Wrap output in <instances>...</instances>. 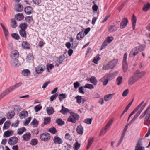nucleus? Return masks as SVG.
I'll use <instances>...</instances> for the list:
<instances>
[{"label":"nucleus","instance_id":"nucleus-1","mask_svg":"<svg viewBox=\"0 0 150 150\" xmlns=\"http://www.w3.org/2000/svg\"><path fill=\"white\" fill-rule=\"evenodd\" d=\"M146 74V72L144 71H140L139 70H137L134 75L129 80V83L131 85H132L139 79L142 78Z\"/></svg>","mask_w":150,"mask_h":150},{"label":"nucleus","instance_id":"nucleus-2","mask_svg":"<svg viewBox=\"0 0 150 150\" xmlns=\"http://www.w3.org/2000/svg\"><path fill=\"white\" fill-rule=\"evenodd\" d=\"M22 84V83L20 82L19 83H16L14 85L11 86L9 88L6 89L4 92L2 93L0 95V99L3 98L14 90L21 86Z\"/></svg>","mask_w":150,"mask_h":150},{"label":"nucleus","instance_id":"nucleus-3","mask_svg":"<svg viewBox=\"0 0 150 150\" xmlns=\"http://www.w3.org/2000/svg\"><path fill=\"white\" fill-rule=\"evenodd\" d=\"M144 48L145 47L142 45L135 47L132 49L130 52L129 54V57H131L133 56H136L139 52L143 51L144 50Z\"/></svg>","mask_w":150,"mask_h":150},{"label":"nucleus","instance_id":"nucleus-4","mask_svg":"<svg viewBox=\"0 0 150 150\" xmlns=\"http://www.w3.org/2000/svg\"><path fill=\"white\" fill-rule=\"evenodd\" d=\"M127 55V53H125L124 55L123 59L122 68L125 73L126 72L128 69L127 64L126 60Z\"/></svg>","mask_w":150,"mask_h":150},{"label":"nucleus","instance_id":"nucleus-5","mask_svg":"<svg viewBox=\"0 0 150 150\" xmlns=\"http://www.w3.org/2000/svg\"><path fill=\"white\" fill-rule=\"evenodd\" d=\"M40 137L42 140L44 141H47L50 138V134L46 132L43 133L41 134Z\"/></svg>","mask_w":150,"mask_h":150},{"label":"nucleus","instance_id":"nucleus-6","mask_svg":"<svg viewBox=\"0 0 150 150\" xmlns=\"http://www.w3.org/2000/svg\"><path fill=\"white\" fill-rule=\"evenodd\" d=\"M112 121L110 120L107 124L104 129H101L100 132L99 134L100 136L103 135L106 132L107 129L111 125L112 123Z\"/></svg>","mask_w":150,"mask_h":150},{"label":"nucleus","instance_id":"nucleus-7","mask_svg":"<svg viewBox=\"0 0 150 150\" xmlns=\"http://www.w3.org/2000/svg\"><path fill=\"white\" fill-rule=\"evenodd\" d=\"M112 74H111L108 75L107 76H105L100 79V81L103 82V84L104 86L106 85L108 82V79H110V77H112Z\"/></svg>","mask_w":150,"mask_h":150},{"label":"nucleus","instance_id":"nucleus-8","mask_svg":"<svg viewBox=\"0 0 150 150\" xmlns=\"http://www.w3.org/2000/svg\"><path fill=\"white\" fill-rule=\"evenodd\" d=\"M18 140V138L16 137H10L8 140V143L11 145H13L16 144Z\"/></svg>","mask_w":150,"mask_h":150},{"label":"nucleus","instance_id":"nucleus-9","mask_svg":"<svg viewBox=\"0 0 150 150\" xmlns=\"http://www.w3.org/2000/svg\"><path fill=\"white\" fill-rule=\"evenodd\" d=\"M144 103V101L142 102L141 103L132 111L128 117L127 120V121H129L131 116L134 114L139 109Z\"/></svg>","mask_w":150,"mask_h":150},{"label":"nucleus","instance_id":"nucleus-10","mask_svg":"<svg viewBox=\"0 0 150 150\" xmlns=\"http://www.w3.org/2000/svg\"><path fill=\"white\" fill-rule=\"evenodd\" d=\"M54 143L55 144H60L63 143V141L62 139L59 137L54 136L53 139Z\"/></svg>","mask_w":150,"mask_h":150},{"label":"nucleus","instance_id":"nucleus-11","mask_svg":"<svg viewBox=\"0 0 150 150\" xmlns=\"http://www.w3.org/2000/svg\"><path fill=\"white\" fill-rule=\"evenodd\" d=\"M128 22V21L127 18H123L120 23V26L121 29L124 28L126 26Z\"/></svg>","mask_w":150,"mask_h":150},{"label":"nucleus","instance_id":"nucleus-12","mask_svg":"<svg viewBox=\"0 0 150 150\" xmlns=\"http://www.w3.org/2000/svg\"><path fill=\"white\" fill-rule=\"evenodd\" d=\"M23 9V6L21 4H16L15 6V10L17 12H21L22 11Z\"/></svg>","mask_w":150,"mask_h":150},{"label":"nucleus","instance_id":"nucleus-13","mask_svg":"<svg viewBox=\"0 0 150 150\" xmlns=\"http://www.w3.org/2000/svg\"><path fill=\"white\" fill-rule=\"evenodd\" d=\"M18 52L16 50H14L11 52V57L13 59H16L19 56Z\"/></svg>","mask_w":150,"mask_h":150},{"label":"nucleus","instance_id":"nucleus-14","mask_svg":"<svg viewBox=\"0 0 150 150\" xmlns=\"http://www.w3.org/2000/svg\"><path fill=\"white\" fill-rule=\"evenodd\" d=\"M146 122L150 123V111L149 110H148L145 115L144 119V125H146Z\"/></svg>","mask_w":150,"mask_h":150},{"label":"nucleus","instance_id":"nucleus-15","mask_svg":"<svg viewBox=\"0 0 150 150\" xmlns=\"http://www.w3.org/2000/svg\"><path fill=\"white\" fill-rule=\"evenodd\" d=\"M44 67L42 65L37 66L35 69L36 72L38 74L42 73L44 71Z\"/></svg>","mask_w":150,"mask_h":150},{"label":"nucleus","instance_id":"nucleus-16","mask_svg":"<svg viewBox=\"0 0 150 150\" xmlns=\"http://www.w3.org/2000/svg\"><path fill=\"white\" fill-rule=\"evenodd\" d=\"M112 68V61L109 62L107 65H103V69L105 70L109 69Z\"/></svg>","mask_w":150,"mask_h":150},{"label":"nucleus","instance_id":"nucleus-17","mask_svg":"<svg viewBox=\"0 0 150 150\" xmlns=\"http://www.w3.org/2000/svg\"><path fill=\"white\" fill-rule=\"evenodd\" d=\"M28 113L26 111H21L19 116L21 119H22L28 116Z\"/></svg>","mask_w":150,"mask_h":150},{"label":"nucleus","instance_id":"nucleus-18","mask_svg":"<svg viewBox=\"0 0 150 150\" xmlns=\"http://www.w3.org/2000/svg\"><path fill=\"white\" fill-rule=\"evenodd\" d=\"M135 150H145V149L144 147H142V143L139 142L137 144Z\"/></svg>","mask_w":150,"mask_h":150},{"label":"nucleus","instance_id":"nucleus-19","mask_svg":"<svg viewBox=\"0 0 150 150\" xmlns=\"http://www.w3.org/2000/svg\"><path fill=\"white\" fill-rule=\"evenodd\" d=\"M27 61L29 62H30L34 60V57L33 54L30 53L28 54L26 56Z\"/></svg>","mask_w":150,"mask_h":150},{"label":"nucleus","instance_id":"nucleus-20","mask_svg":"<svg viewBox=\"0 0 150 150\" xmlns=\"http://www.w3.org/2000/svg\"><path fill=\"white\" fill-rule=\"evenodd\" d=\"M77 133L79 134L82 135L83 132V129L81 125H79L76 128Z\"/></svg>","mask_w":150,"mask_h":150},{"label":"nucleus","instance_id":"nucleus-21","mask_svg":"<svg viewBox=\"0 0 150 150\" xmlns=\"http://www.w3.org/2000/svg\"><path fill=\"white\" fill-rule=\"evenodd\" d=\"M32 8L29 6L26 7L24 9L25 13L28 15H30L32 13Z\"/></svg>","mask_w":150,"mask_h":150},{"label":"nucleus","instance_id":"nucleus-22","mask_svg":"<svg viewBox=\"0 0 150 150\" xmlns=\"http://www.w3.org/2000/svg\"><path fill=\"white\" fill-rule=\"evenodd\" d=\"M31 134L29 133H27L23 136V139L26 141H28L30 138Z\"/></svg>","mask_w":150,"mask_h":150},{"label":"nucleus","instance_id":"nucleus-23","mask_svg":"<svg viewBox=\"0 0 150 150\" xmlns=\"http://www.w3.org/2000/svg\"><path fill=\"white\" fill-rule=\"evenodd\" d=\"M46 111L47 114L49 115L53 114L54 112V110L52 107L47 108Z\"/></svg>","mask_w":150,"mask_h":150},{"label":"nucleus","instance_id":"nucleus-24","mask_svg":"<svg viewBox=\"0 0 150 150\" xmlns=\"http://www.w3.org/2000/svg\"><path fill=\"white\" fill-rule=\"evenodd\" d=\"M15 18L17 20L20 21L23 19L24 16L22 14L19 13L15 15Z\"/></svg>","mask_w":150,"mask_h":150},{"label":"nucleus","instance_id":"nucleus-25","mask_svg":"<svg viewBox=\"0 0 150 150\" xmlns=\"http://www.w3.org/2000/svg\"><path fill=\"white\" fill-rule=\"evenodd\" d=\"M15 114V112L13 111H10L6 115L7 118L8 119H11L14 116Z\"/></svg>","mask_w":150,"mask_h":150},{"label":"nucleus","instance_id":"nucleus-26","mask_svg":"<svg viewBox=\"0 0 150 150\" xmlns=\"http://www.w3.org/2000/svg\"><path fill=\"white\" fill-rule=\"evenodd\" d=\"M132 28L134 30L135 29L136 24L137 22V18L134 15H133L132 18Z\"/></svg>","mask_w":150,"mask_h":150},{"label":"nucleus","instance_id":"nucleus-27","mask_svg":"<svg viewBox=\"0 0 150 150\" xmlns=\"http://www.w3.org/2000/svg\"><path fill=\"white\" fill-rule=\"evenodd\" d=\"M22 47L25 49H30V45L26 41H23L22 44Z\"/></svg>","mask_w":150,"mask_h":150},{"label":"nucleus","instance_id":"nucleus-28","mask_svg":"<svg viewBox=\"0 0 150 150\" xmlns=\"http://www.w3.org/2000/svg\"><path fill=\"white\" fill-rule=\"evenodd\" d=\"M142 9L143 11L145 12H146L148 10L150 9V3H148L145 4L143 8Z\"/></svg>","mask_w":150,"mask_h":150},{"label":"nucleus","instance_id":"nucleus-29","mask_svg":"<svg viewBox=\"0 0 150 150\" xmlns=\"http://www.w3.org/2000/svg\"><path fill=\"white\" fill-rule=\"evenodd\" d=\"M28 27L27 24L26 23H21L19 25V27L20 29L25 30Z\"/></svg>","mask_w":150,"mask_h":150},{"label":"nucleus","instance_id":"nucleus-30","mask_svg":"<svg viewBox=\"0 0 150 150\" xmlns=\"http://www.w3.org/2000/svg\"><path fill=\"white\" fill-rule=\"evenodd\" d=\"M30 74V72L28 69H24L22 72V74L24 76H27Z\"/></svg>","mask_w":150,"mask_h":150},{"label":"nucleus","instance_id":"nucleus-31","mask_svg":"<svg viewBox=\"0 0 150 150\" xmlns=\"http://www.w3.org/2000/svg\"><path fill=\"white\" fill-rule=\"evenodd\" d=\"M69 111L68 109L65 108L63 105H62V109L60 110V112L63 114H65L68 112Z\"/></svg>","mask_w":150,"mask_h":150},{"label":"nucleus","instance_id":"nucleus-32","mask_svg":"<svg viewBox=\"0 0 150 150\" xmlns=\"http://www.w3.org/2000/svg\"><path fill=\"white\" fill-rule=\"evenodd\" d=\"M141 113V112L140 111H138L137 112V113L134 115L133 118L130 122V124H132L135 120L137 118L139 115Z\"/></svg>","mask_w":150,"mask_h":150},{"label":"nucleus","instance_id":"nucleus-33","mask_svg":"<svg viewBox=\"0 0 150 150\" xmlns=\"http://www.w3.org/2000/svg\"><path fill=\"white\" fill-rule=\"evenodd\" d=\"M19 33L22 37L26 38V33L25 30L20 29L19 31Z\"/></svg>","mask_w":150,"mask_h":150},{"label":"nucleus","instance_id":"nucleus-34","mask_svg":"<svg viewBox=\"0 0 150 150\" xmlns=\"http://www.w3.org/2000/svg\"><path fill=\"white\" fill-rule=\"evenodd\" d=\"M11 25L13 28H16L17 26V22L14 19H11Z\"/></svg>","mask_w":150,"mask_h":150},{"label":"nucleus","instance_id":"nucleus-35","mask_svg":"<svg viewBox=\"0 0 150 150\" xmlns=\"http://www.w3.org/2000/svg\"><path fill=\"white\" fill-rule=\"evenodd\" d=\"M26 130L25 128L24 127L19 128L17 130V133L18 135H21L26 131Z\"/></svg>","mask_w":150,"mask_h":150},{"label":"nucleus","instance_id":"nucleus-36","mask_svg":"<svg viewBox=\"0 0 150 150\" xmlns=\"http://www.w3.org/2000/svg\"><path fill=\"white\" fill-rule=\"evenodd\" d=\"M84 37V35L83 32H80L77 35V39L80 40L82 39Z\"/></svg>","mask_w":150,"mask_h":150},{"label":"nucleus","instance_id":"nucleus-37","mask_svg":"<svg viewBox=\"0 0 150 150\" xmlns=\"http://www.w3.org/2000/svg\"><path fill=\"white\" fill-rule=\"evenodd\" d=\"M11 132L13 133V131L12 130L11 131L8 130L5 132L4 134V137H8L12 135V134H11Z\"/></svg>","mask_w":150,"mask_h":150},{"label":"nucleus","instance_id":"nucleus-38","mask_svg":"<svg viewBox=\"0 0 150 150\" xmlns=\"http://www.w3.org/2000/svg\"><path fill=\"white\" fill-rule=\"evenodd\" d=\"M11 122L10 121H6L4 123L3 127V129H7L10 125Z\"/></svg>","mask_w":150,"mask_h":150},{"label":"nucleus","instance_id":"nucleus-39","mask_svg":"<svg viewBox=\"0 0 150 150\" xmlns=\"http://www.w3.org/2000/svg\"><path fill=\"white\" fill-rule=\"evenodd\" d=\"M51 119L50 117H47L44 118V124L47 125L51 121Z\"/></svg>","mask_w":150,"mask_h":150},{"label":"nucleus","instance_id":"nucleus-40","mask_svg":"<svg viewBox=\"0 0 150 150\" xmlns=\"http://www.w3.org/2000/svg\"><path fill=\"white\" fill-rule=\"evenodd\" d=\"M56 122L59 125L61 126L64 124V122L62 121L61 118H58L56 120Z\"/></svg>","mask_w":150,"mask_h":150},{"label":"nucleus","instance_id":"nucleus-41","mask_svg":"<svg viewBox=\"0 0 150 150\" xmlns=\"http://www.w3.org/2000/svg\"><path fill=\"white\" fill-rule=\"evenodd\" d=\"M31 125H33L34 127H37L38 124V122L35 118H34L30 123Z\"/></svg>","mask_w":150,"mask_h":150},{"label":"nucleus","instance_id":"nucleus-42","mask_svg":"<svg viewBox=\"0 0 150 150\" xmlns=\"http://www.w3.org/2000/svg\"><path fill=\"white\" fill-rule=\"evenodd\" d=\"M126 132H124V131L123 132L121 135L120 139L119 141V142L118 143L117 145V147L118 146H119L120 144L121 143V142L122 141L123 139L124 138V136Z\"/></svg>","mask_w":150,"mask_h":150},{"label":"nucleus","instance_id":"nucleus-43","mask_svg":"<svg viewBox=\"0 0 150 150\" xmlns=\"http://www.w3.org/2000/svg\"><path fill=\"white\" fill-rule=\"evenodd\" d=\"M126 132H124V131L123 132L121 135L120 139L119 141V142L118 143L117 145V147L118 146H119L120 144L121 143V142L122 141L123 139L124 138V136Z\"/></svg>","mask_w":150,"mask_h":150},{"label":"nucleus","instance_id":"nucleus-44","mask_svg":"<svg viewBox=\"0 0 150 150\" xmlns=\"http://www.w3.org/2000/svg\"><path fill=\"white\" fill-rule=\"evenodd\" d=\"M123 78L122 76H119L116 79L117 84L118 85H119L121 84Z\"/></svg>","mask_w":150,"mask_h":150},{"label":"nucleus","instance_id":"nucleus-45","mask_svg":"<svg viewBox=\"0 0 150 150\" xmlns=\"http://www.w3.org/2000/svg\"><path fill=\"white\" fill-rule=\"evenodd\" d=\"M150 109V106H149L147 109L144 111V112L140 116L139 118L140 119H142L146 115V113L147 112L148 110Z\"/></svg>","mask_w":150,"mask_h":150},{"label":"nucleus","instance_id":"nucleus-46","mask_svg":"<svg viewBox=\"0 0 150 150\" xmlns=\"http://www.w3.org/2000/svg\"><path fill=\"white\" fill-rule=\"evenodd\" d=\"M76 100V102L79 104L81 103L82 102V97L81 96H77L75 98Z\"/></svg>","mask_w":150,"mask_h":150},{"label":"nucleus","instance_id":"nucleus-47","mask_svg":"<svg viewBox=\"0 0 150 150\" xmlns=\"http://www.w3.org/2000/svg\"><path fill=\"white\" fill-rule=\"evenodd\" d=\"M90 81L91 83L96 85L97 84V81L95 77L92 76L90 79Z\"/></svg>","mask_w":150,"mask_h":150},{"label":"nucleus","instance_id":"nucleus-48","mask_svg":"<svg viewBox=\"0 0 150 150\" xmlns=\"http://www.w3.org/2000/svg\"><path fill=\"white\" fill-rule=\"evenodd\" d=\"M67 120L68 121L71 122L72 123H75L76 122V120H75L74 117L73 116H72V115H70L69 117Z\"/></svg>","mask_w":150,"mask_h":150},{"label":"nucleus","instance_id":"nucleus-49","mask_svg":"<svg viewBox=\"0 0 150 150\" xmlns=\"http://www.w3.org/2000/svg\"><path fill=\"white\" fill-rule=\"evenodd\" d=\"M80 144L79 143L78 141H76L74 144V150H78L80 146Z\"/></svg>","mask_w":150,"mask_h":150},{"label":"nucleus","instance_id":"nucleus-50","mask_svg":"<svg viewBox=\"0 0 150 150\" xmlns=\"http://www.w3.org/2000/svg\"><path fill=\"white\" fill-rule=\"evenodd\" d=\"M112 94H109L104 96V100L105 101L110 100L112 97Z\"/></svg>","mask_w":150,"mask_h":150},{"label":"nucleus","instance_id":"nucleus-51","mask_svg":"<svg viewBox=\"0 0 150 150\" xmlns=\"http://www.w3.org/2000/svg\"><path fill=\"white\" fill-rule=\"evenodd\" d=\"M31 120V117H28L26 118L23 122L24 125V126L27 125L30 121Z\"/></svg>","mask_w":150,"mask_h":150},{"label":"nucleus","instance_id":"nucleus-52","mask_svg":"<svg viewBox=\"0 0 150 150\" xmlns=\"http://www.w3.org/2000/svg\"><path fill=\"white\" fill-rule=\"evenodd\" d=\"M48 132L54 134L57 132V130L54 127H51L49 129Z\"/></svg>","mask_w":150,"mask_h":150},{"label":"nucleus","instance_id":"nucleus-53","mask_svg":"<svg viewBox=\"0 0 150 150\" xmlns=\"http://www.w3.org/2000/svg\"><path fill=\"white\" fill-rule=\"evenodd\" d=\"M100 59V58L99 57L98 54L97 56L95 57L93 61V62L95 64H97L98 63V62Z\"/></svg>","mask_w":150,"mask_h":150},{"label":"nucleus","instance_id":"nucleus-54","mask_svg":"<svg viewBox=\"0 0 150 150\" xmlns=\"http://www.w3.org/2000/svg\"><path fill=\"white\" fill-rule=\"evenodd\" d=\"M83 87L91 89L94 88V86L91 84L87 83L83 86Z\"/></svg>","mask_w":150,"mask_h":150},{"label":"nucleus","instance_id":"nucleus-55","mask_svg":"<svg viewBox=\"0 0 150 150\" xmlns=\"http://www.w3.org/2000/svg\"><path fill=\"white\" fill-rule=\"evenodd\" d=\"M58 95L57 93H55L50 98V101L52 102L57 97Z\"/></svg>","mask_w":150,"mask_h":150},{"label":"nucleus","instance_id":"nucleus-56","mask_svg":"<svg viewBox=\"0 0 150 150\" xmlns=\"http://www.w3.org/2000/svg\"><path fill=\"white\" fill-rule=\"evenodd\" d=\"M66 98L65 94L62 93L59 95V98L60 102L62 101L63 99Z\"/></svg>","mask_w":150,"mask_h":150},{"label":"nucleus","instance_id":"nucleus-57","mask_svg":"<svg viewBox=\"0 0 150 150\" xmlns=\"http://www.w3.org/2000/svg\"><path fill=\"white\" fill-rule=\"evenodd\" d=\"M54 67V66L52 64H48L47 66V68L48 72H50V70H51Z\"/></svg>","mask_w":150,"mask_h":150},{"label":"nucleus","instance_id":"nucleus-58","mask_svg":"<svg viewBox=\"0 0 150 150\" xmlns=\"http://www.w3.org/2000/svg\"><path fill=\"white\" fill-rule=\"evenodd\" d=\"M11 35L13 38L17 40H19L20 38L19 35L16 33H13L11 34Z\"/></svg>","mask_w":150,"mask_h":150},{"label":"nucleus","instance_id":"nucleus-59","mask_svg":"<svg viewBox=\"0 0 150 150\" xmlns=\"http://www.w3.org/2000/svg\"><path fill=\"white\" fill-rule=\"evenodd\" d=\"M42 108V106L40 105L35 106L34 107V109L36 112H38L40 111Z\"/></svg>","mask_w":150,"mask_h":150},{"label":"nucleus","instance_id":"nucleus-60","mask_svg":"<svg viewBox=\"0 0 150 150\" xmlns=\"http://www.w3.org/2000/svg\"><path fill=\"white\" fill-rule=\"evenodd\" d=\"M38 142V141L36 139H33L31 140L30 144L33 145H35L37 144Z\"/></svg>","mask_w":150,"mask_h":150},{"label":"nucleus","instance_id":"nucleus-61","mask_svg":"<svg viewBox=\"0 0 150 150\" xmlns=\"http://www.w3.org/2000/svg\"><path fill=\"white\" fill-rule=\"evenodd\" d=\"M108 44V42H107V40H105L103 43L102 44L101 46V48L100 49V50H101L105 48V47Z\"/></svg>","mask_w":150,"mask_h":150},{"label":"nucleus","instance_id":"nucleus-62","mask_svg":"<svg viewBox=\"0 0 150 150\" xmlns=\"http://www.w3.org/2000/svg\"><path fill=\"white\" fill-rule=\"evenodd\" d=\"M19 122H20L18 120H16L14 123L12 124L11 126L14 127H17Z\"/></svg>","mask_w":150,"mask_h":150},{"label":"nucleus","instance_id":"nucleus-63","mask_svg":"<svg viewBox=\"0 0 150 150\" xmlns=\"http://www.w3.org/2000/svg\"><path fill=\"white\" fill-rule=\"evenodd\" d=\"M92 119L91 118H89V119H86L84 121V122L86 123V124H91L92 122Z\"/></svg>","mask_w":150,"mask_h":150},{"label":"nucleus","instance_id":"nucleus-64","mask_svg":"<svg viewBox=\"0 0 150 150\" xmlns=\"http://www.w3.org/2000/svg\"><path fill=\"white\" fill-rule=\"evenodd\" d=\"M78 42L77 41H75L72 43L71 48H75L78 45Z\"/></svg>","mask_w":150,"mask_h":150}]
</instances>
